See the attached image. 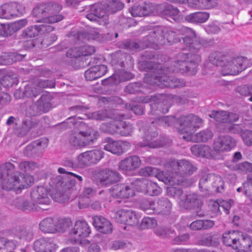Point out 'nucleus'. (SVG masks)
Listing matches in <instances>:
<instances>
[{
  "label": "nucleus",
  "mask_w": 252,
  "mask_h": 252,
  "mask_svg": "<svg viewBox=\"0 0 252 252\" xmlns=\"http://www.w3.org/2000/svg\"><path fill=\"white\" fill-rule=\"evenodd\" d=\"M169 172V171H168ZM170 174L168 176H165L162 171L157 169V172L154 174L155 177L158 179L159 181L164 182L166 184H169L171 186H175L176 185H181V179L176 178L173 173V171H169Z\"/></svg>",
  "instance_id": "nucleus-31"
},
{
  "label": "nucleus",
  "mask_w": 252,
  "mask_h": 252,
  "mask_svg": "<svg viewBox=\"0 0 252 252\" xmlns=\"http://www.w3.org/2000/svg\"><path fill=\"white\" fill-rule=\"evenodd\" d=\"M43 28H44V26H39V25L30 26L23 30L21 36L24 38L34 37L38 35Z\"/></svg>",
  "instance_id": "nucleus-41"
},
{
  "label": "nucleus",
  "mask_w": 252,
  "mask_h": 252,
  "mask_svg": "<svg viewBox=\"0 0 252 252\" xmlns=\"http://www.w3.org/2000/svg\"><path fill=\"white\" fill-rule=\"evenodd\" d=\"M133 184L138 187L136 189L151 196L158 195L162 191L161 189L155 183L145 179L137 180Z\"/></svg>",
  "instance_id": "nucleus-13"
},
{
  "label": "nucleus",
  "mask_w": 252,
  "mask_h": 252,
  "mask_svg": "<svg viewBox=\"0 0 252 252\" xmlns=\"http://www.w3.org/2000/svg\"><path fill=\"white\" fill-rule=\"evenodd\" d=\"M86 17L90 21L96 22L99 25H106L108 24V16L103 9V5L100 3L92 5L90 8V12Z\"/></svg>",
  "instance_id": "nucleus-11"
},
{
  "label": "nucleus",
  "mask_w": 252,
  "mask_h": 252,
  "mask_svg": "<svg viewBox=\"0 0 252 252\" xmlns=\"http://www.w3.org/2000/svg\"><path fill=\"white\" fill-rule=\"evenodd\" d=\"M183 40L184 43L188 45L189 48V50L190 52H196L201 46V44L197 42L193 43L192 39L190 37L185 36Z\"/></svg>",
  "instance_id": "nucleus-50"
},
{
  "label": "nucleus",
  "mask_w": 252,
  "mask_h": 252,
  "mask_svg": "<svg viewBox=\"0 0 252 252\" xmlns=\"http://www.w3.org/2000/svg\"><path fill=\"white\" fill-rule=\"evenodd\" d=\"M72 225L71 221L69 219H57V231L64 232L67 230L68 231Z\"/></svg>",
  "instance_id": "nucleus-45"
},
{
  "label": "nucleus",
  "mask_w": 252,
  "mask_h": 252,
  "mask_svg": "<svg viewBox=\"0 0 252 252\" xmlns=\"http://www.w3.org/2000/svg\"><path fill=\"white\" fill-rule=\"evenodd\" d=\"M121 80L118 74H114L108 78L103 80L102 81V84L105 85L108 84H117L120 83Z\"/></svg>",
  "instance_id": "nucleus-64"
},
{
  "label": "nucleus",
  "mask_w": 252,
  "mask_h": 252,
  "mask_svg": "<svg viewBox=\"0 0 252 252\" xmlns=\"http://www.w3.org/2000/svg\"><path fill=\"white\" fill-rule=\"evenodd\" d=\"M49 143V140L46 137H42L33 141V144L37 150H43L47 147Z\"/></svg>",
  "instance_id": "nucleus-60"
},
{
  "label": "nucleus",
  "mask_w": 252,
  "mask_h": 252,
  "mask_svg": "<svg viewBox=\"0 0 252 252\" xmlns=\"http://www.w3.org/2000/svg\"><path fill=\"white\" fill-rule=\"evenodd\" d=\"M76 124V120L74 117H70L65 121L56 125L58 129L62 130L71 127Z\"/></svg>",
  "instance_id": "nucleus-55"
},
{
  "label": "nucleus",
  "mask_w": 252,
  "mask_h": 252,
  "mask_svg": "<svg viewBox=\"0 0 252 252\" xmlns=\"http://www.w3.org/2000/svg\"><path fill=\"white\" fill-rule=\"evenodd\" d=\"M19 169L23 171L29 172L38 167V164L32 161H22L19 163Z\"/></svg>",
  "instance_id": "nucleus-47"
},
{
  "label": "nucleus",
  "mask_w": 252,
  "mask_h": 252,
  "mask_svg": "<svg viewBox=\"0 0 252 252\" xmlns=\"http://www.w3.org/2000/svg\"><path fill=\"white\" fill-rule=\"evenodd\" d=\"M159 11L165 15L170 16H176L179 13V10L171 5L161 4L156 5V11Z\"/></svg>",
  "instance_id": "nucleus-40"
},
{
  "label": "nucleus",
  "mask_w": 252,
  "mask_h": 252,
  "mask_svg": "<svg viewBox=\"0 0 252 252\" xmlns=\"http://www.w3.org/2000/svg\"><path fill=\"white\" fill-rule=\"evenodd\" d=\"M157 225V221L153 218L145 217L141 223V227L143 229H148L155 227Z\"/></svg>",
  "instance_id": "nucleus-57"
},
{
  "label": "nucleus",
  "mask_w": 252,
  "mask_h": 252,
  "mask_svg": "<svg viewBox=\"0 0 252 252\" xmlns=\"http://www.w3.org/2000/svg\"><path fill=\"white\" fill-rule=\"evenodd\" d=\"M236 145L235 141L228 135L219 136L215 141L214 148L218 152L230 150Z\"/></svg>",
  "instance_id": "nucleus-21"
},
{
  "label": "nucleus",
  "mask_w": 252,
  "mask_h": 252,
  "mask_svg": "<svg viewBox=\"0 0 252 252\" xmlns=\"http://www.w3.org/2000/svg\"><path fill=\"white\" fill-rule=\"evenodd\" d=\"M28 24L26 19H22L7 25L0 24V36L7 37L16 32Z\"/></svg>",
  "instance_id": "nucleus-16"
},
{
  "label": "nucleus",
  "mask_w": 252,
  "mask_h": 252,
  "mask_svg": "<svg viewBox=\"0 0 252 252\" xmlns=\"http://www.w3.org/2000/svg\"><path fill=\"white\" fill-rule=\"evenodd\" d=\"M133 183L130 187L123 184H117L114 186L110 190L111 195L113 197L127 198L134 195L133 189Z\"/></svg>",
  "instance_id": "nucleus-17"
},
{
  "label": "nucleus",
  "mask_w": 252,
  "mask_h": 252,
  "mask_svg": "<svg viewBox=\"0 0 252 252\" xmlns=\"http://www.w3.org/2000/svg\"><path fill=\"white\" fill-rule=\"evenodd\" d=\"M198 57L192 53H180L177 56V61L173 66L170 68L162 67L160 64H156L151 60H141L139 62L140 70L150 72L144 78V81L150 86L159 87L176 88L185 85V82L173 76L168 75L169 72L179 71L181 73H186L192 75L197 71L196 60Z\"/></svg>",
  "instance_id": "nucleus-1"
},
{
  "label": "nucleus",
  "mask_w": 252,
  "mask_h": 252,
  "mask_svg": "<svg viewBox=\"0 0 252 252\" xmlns=\"http://www.w3.org/2000/svg\"><path fill=\"white\" fill-rule=\"evenodd\" d=\"M12 205L16 209L22 211L37 210L35 205L29 202L24 196H21L14 199Z\"/></svg>",
  "instance_id": "nucleus-32"
},
{
  "label": "nucleus",
  "mask_w": 252,
  "mask_h": 252,
  "mask_svg": "<svg viewBox=\"0 0 252 252\" xmlns=\"http://www.w3.org/2000/svg\"><path fill=\"white\" fill-rule=\"evenodd\" d=\"M62 9V6L53 2L43 3L33 9L34 17L38 18L37 22L53 24L61 21L63 17L57 14Z\"/></svg>",
  "instance_id": "nucleus-5"
},
{
  "label": "nucleus",
  "mask_w": 252,
  "mask_h": 252,
  "mask_svg": "<svg viewBox=\"0 0 252 252\" xmlns=\"http://www.w3.org/2000/svg\"><path fill=\"white\" fill-rule=\"evenodd\" d=\"M104 154L100 149L87 151L78 155V164L81 167L95 164L104 157Z\"/></svg>",
  "instance_id": "nucleus-10"
},
{
  "label": "nucleus",
  "mask_w": 252,
  "mask_h": 252,
  "mask_svg": "<svg viewBox=\"0 0 252 252\" xmlns=\"http://www.w3.org/2000/svg\"><path fill=\"white\" fill-rule=\"evenodd\" d=\"M95 52L93 46L85 45L82 47H74L70 48L66 53L67 57L77 58L81 56L91 55Z\"/></svg>",
  "instance_id": "nucleus-23"
},
{
  "label": "nucleus",
  "mask_w": 252,
  "mask_h": 252,
  "mask_svg": "<svg viewBox=\"0 0 252 252\" xmlns=\"http://www.w3.org/2000/svg\"><path fill=\"white\" fill-rule=\"evenodd\" d=\"M22 6L17 2L5 3L0 6V18L11 19L18 17L23 13Z\"/></svg>",
  "instance_id": "nucleus-12"
},
{
  "label": "nucleus",
  "mask_w": 252,
  "mask_h": 252,
  "mask_svg": "<svg viewBox=\"0 0 252 252\" xmlns=\"http://www.w3.org/2000/svg\"><path fill=\"white\" fill-rule=\"evenodd\" d=\"M116 116L118 118H122L120 119H115L111 123H103L100 126V130L104 132L108 133L111 134H119V129H120V122L124 118L122 115L116 114Z\"/></svg>",
  "instance_id": "nucleus-28"
},
{
  "label": "nucleus",
  "mask_w": 252,
  "mask_h": 252,
  "mask_svg": "<svg viewBox=\"0 0 252 252\" xmlns=\"http://www.w3.org/2000/svg\"><path fill=\"white\" fill-rule=\"evenodd\" d=\"M93 220V224L97 231L105 234L112 232V225L109 220L101 216L94 217Z\"/></svg>",
  "instance_id": "nucleus-27"
},
{
  "label": "nucleus",
  "mask_w": 252,
  "mask_h": 252,
  "mask_svg": "<svg viewBox=\"0 0 252 252\" xmlns=\"http://www.w3.org/2000/svg\"><path fill=\"white\" fill-rule=\"evenodd\" d=\"M98 35V32L94 29H90L87 31L80 32L78 33V40H94L95 39Z\"/></svg>",
  "instance_id": "nucleus-43"
},
{
  "label": "nucleus",
  "mask_w": 252,
  "mask_h": 252,
  "mask_svg": "<svg viewBox=\"0 0 252 252\" xmlns=\"http://www.w3.org/2000/svg\"><path fill=\"white\" fill-rule=\"evenodd\" d=\"M141 208L147 214H156V204L152 200L144 201L141 204Z\"/></svg>",
  "instance_id": "nucleus-51"
},
{
  "label": "nucleus",
  "mask_w": 252,
  "mask_h": 252,
  "mask_svg": "<svg viewBox=\"0 0 252 252\" xmlns=\"http://www.w3.org/2000/svg\"><path fill=\"white\" fill-rule=\"evenodd\" d=\"M57 248L53 239L48 237L40 238L33 244V249L36 252H55Z\"/></svg>",
  "instance_id": "nucleus-15"
},
{
  "label": "nucleus",
  "mask_w": 252,
  "mask_h": 252,
  "mask_svg": "<svg viewBox=\"0 0 252 252\" xmlns=\"http://www.w3.org/2000/svg\"><path fill=\"white\" fill-rule=\"evenodd\" d=\"M240 236V233L238 231L233 230L225 232L222 235V242L225 245L230 247L235 250L237 248V243Z\"/></svg>",
  "instance_id": "nucleus-30"
},
{
  "label": "nucleus",
  "mask_w": 252,
  "mask_h": 252,
  "mask_svg": "<svg viewBox=\"0 0 252 252\" xmlns=\"http://www.w3.org/2000/svg\"><path fill=\"white\" fill-rule=\"evenodd\" d=\"M31 198L34 202L38 204L49 205L50 203L48 190L43 186L33 189L31 192Z\"/></svg>",
  "instance_id": "nucleus-19"
},
{
  "label": "nucleus",
  "mask_w": 252,
  "mask_h": 252,
  "mask_svg": "<svg viewBox=\"0 0 252 252\" xmlns=\"http://www.w3.org/2000/svg\"><path fill=\"white\" fill-rule=\"evenodd\" d=\"M202 124L201 120L197 116L190 114L181 118V124L179 131L184 134L182 138L187 141L203 142L205 138L204 130H203L195 134H192Z\"/></svg>",
  "instance_id": "nucleus-4"
},
{
  "label": "nucleus",
  "mask_w": 252,
  "mask_h": 252,
  "mask_svg": "<svg viewBox=\"0 0 252 252\" xmlns=\"http://www.w3.org/2000/svg\"><path fill=\"white\" fill-rule=\"evenodd\" d=\"M184 101L182 97L177 95L158 94L152 96L150 98V113L153 115H157L158 111L166 113L172 104L182 103Z\"/></svg>",
  "instance_id": "nucleus-6"
},
{
  "label": "nucleus",
  "mask_w": 252,
  "mask_h": 252,
  "mask_svg": "<svg viewBox=\"0 0 252 252\" xmlns=\"http://www.w3.org/2000/svg\"><path fill=\"white\" fill-rule=\"evenodd\" d=\"M125 92L128 94H135L139 92H143V87L140 83H132L128 85L125 89Z\"/></svg>",
  "instance_id": "nucleus-52"
},
{
  "label": "nucleus",
  "mask_w": 252,
  "mask_h": 252,
  "mask_svg": "<svg viewBox=\"0 0 252 252\" xmlns=\"http://www.w3.org/2000/svg\"><path fill=\"white\" fill-rule=\"evenodd\" d=\"M173 186H171V187L167 188V193L168 195L173 196L180 201L184 195L183 190L180 188H177Z\"/></svg>",
  "instance_id": "nucleus-53"
},
{
  "label": "nucleus",
  "mask_w": 252,
  "mask_h": 252,
  "mask_svg": "<svg viewBox=\"0 0 252 252\" xmlns=\"http://www.w3.org/2000/svg\"><path fill=\"white\" fill-rule=\"evenodd\" d=\"M80 131L78 132H72L69 138V143L72 146L75 147H81V143L80 141Z\"/></svg>",
  "instance_id": "nucleus-58"
},
{
  "label": "nucleus",
  "mask_w": 252,
  "mask_h": 252,
  "mask_svg": "<svg viewBox=\"0 0 252 252\" xmlns=\"http://www.w3.org/2000/svg\"><path fill=\"white\" fill-rule=\"evenodd\" d=\"M242 138L247 146L252 145V130H246L241 133Z\"/></svg>",
  "instance_id": "nucleus-61"
},
{
  "label": "nucleus",
  "mask_w": 252,
  "mask_h": 252,
  "mask_svg": "<svg viewBox=\"0 0 252 252\" xmlns=\"http://www.w3.org/2000/svg\"><path fill=\"white\" fill-rule=\"evenodd\" d=\"M18 83V80L16 77L11 75H5L0 80V84L5 88L11 87L13 84Z\"/></svg>",
  "instance_id": "nucleus-54"
},
{
  "label": "nucleus",
  "mask_w": 252,
  "mask_h": 252,
  "mask_svg": "<svg viewBox=\"0 0 252 252\" xmlns=\"http://www.w3.org/2000/svg\"><path fill=\"white\" fill-rule=\"evenodd\" d=\"M141 161L139 157L131 156L122 160L119 165V169L124 172L133 171L138 168Z\"/></svg>",
  "instance_id": "nucleus-20"
},
{
  "label": "nucleus",
  "mask_w": 252,
  "mask_h": 252,
  "mask_svg": "<svg viewBox=\"0 0 252 252\" xmlns=\"http://www.w3.org/2000/svg\"><path fill=\"white\" fill-rule=\"evenodd\" d=\"M120 174L116 171L109 169L100 171L98 174V179L102 185H108L119 181Z\"/></svg>",
  "instance_id": "nucleus-22"
},
{
  "label": "nucleus",
  "mask_w": 252,
  "mask_h": 252,
  "mask_svg": "<svg viewBox=\"0 0 252 252\" xmlns=\"http://www.w3.org/2000/svg\"><path fill=\"white\" fill-rule=\"evenodd\" d=\"M191 151L193 155L203 158L205 156L204 145H194L191 147Z\"/></svg>",
  "instance_id": "nucleus-59"
},
{
  "label": "nucleus",
  "mask_w": 252,
  "mask_h": 252,
  "mask_svg": "<svg viewBox=\"0 0 252 252\" xmlns=\"http://www.w3.org/2000/svg\"><path fill=\"white\" fill-rule=\"evenodd\" d=\"M220 203L218 201L211 200L208 203V215L210 217H215L220 214Z\"/></svg>",
  "instance_id": "nucleus-44"
},
{
  "label": "nucleus",
  "mask_w": 252,
  "mask_h": 252,
  "mask_svg": "<svg viewBox=\"0 0 252 252\" xmlns=\"http://www.w3.org/2000/svg\"><path fill=\"white\" fill-rule=\"evenodd\" d=\"M176 120L175 117L172 116H167L164 117H160L156 118L151 122L152 124H156L158 126H173L176 122Z\"/></svg>",
  "instance_id": "nucleus-42"
},
{
  "label": "nucleus",
  "mask_w": 252,
  "mask_h": 252,
  "mask_svg": "<svg viewBox=\"0 0 252 252\" xmlns=\"http://www.w3.org/2000/svg\"><path fill=\"white\" fill-rule=\"evenodd\" d=\"M167 170L173 171L174 176L176 178L181 179V184L183 182V177L190 175L196 170V168L188 160H181L177 161L175 159H170L165 164Z\"/></svg>",
  "instance_id": "nucleus-8"
},
{
  "label": "nucleus",
  "mask_w": 252,
  "mask_h": 252,
  "mask_svg": "<svg viewBox=\"0 0 252 252\" xmlns=\"http://www.w3.org/2000/svg\"><path fill=\"white\" fill-rule=\"evenodd\" d=\"M104 149L108 152L117 155L123 154L122 148L119 141H115L110 138L105 139Z\"/></svg>",
  "instance_id": "nucleus-36"
},
{
  "label": "nucleus",
  "mask_w": 252,
  "mask_h": 252,
  "mask_svg": "<svg viewBox=\"0 0 252 252\" xmlns=\"http://www.w3.org/2000/svg\"><path fill=\"white\" fill-rule=\"evenodd\" d=\"M158 135L156 131L154 130L151 127L144 131V139L145 142L144 143H139L138 145L140 147L148 146L150 148H158L163 146L164 144L163 142L158 141H153L154 138Z\"/></svg>",
  "instance_id": "nucleus-24"
},
{
  "label": "nucleus",
  "mask_w": 252,
  "mask_h": 252,
  "mask_svg": "<svg viewBox=\"0 0 252 252\" xmlns=\"http://www.w3.org/2000/svg\"><path fill=\"white\" fill-rule=\"evenodd\" d=\"M113 217L118 222L128 225H135L139 222L135 213L130 210H119L114 213Z\"/></svg>",
  "instance_id": "nucleus-14"
},
{
  "label": "nucleus",
  "mask_w": 252,
  "mask_h": 252,
  "mask_svg": "<svg viewBox=\"0 0 252 252\" xmlns=\"http://www.w3.org/2000/svg\"><path fill=\"white\" fill-rule=\"evenodd\" d=\"M172 204L168 199L161 198L156 204V214H167L170 212Z\"/></svg>",
  "instance_id": "nucleus-37"
},
{
  "label": "nucleus",
  "mask_w": 252,
  "mask_h": 252,
  "mask_svg": "<svg viewBox=\"0 0 252 252\" xmlns=\"http://www.w3.org/2000/svg\"><path fill=\"white\" fill-rule=\"evenodd\" d=\"M215 119L219 122L222 123H227V112L221 111H218L215 113Z\"/></svg>",
  "instance_id": "nucleus-62"
},
{
  "label": "nucleus",
  "mask_w": 252,
  "mask_h": 252,
  "mask_svg": "<svg viewBox=\"0 0 252 252\" xmlns=\"http://www.w3.org/2000/svg\"><path fill=\"white\" fill-rule=\"evenodd\" d=\"M152 40V38L150 37L149 34L144 37L143 39V45H141L142 43H138L134 41H126L125 44L126 48L129 49L130 50H138L140 49H143L145 47H152V44L153 42H150Z\"/></svg>",
  "instance_id": "nucleus-39"
},
{
  "label": "nucleus",
  "mask_w": 252,
  "mask_h": 252,
  "mask_svg": "<svg viewBox=\"0 0 252 252\" xmlns=\"http://www.w3.org/2000/svg\"><path fill=\"white\" fill-rule=\"evenodd\" d=\"M186 19L191 23H204L205 14L203 12H195L187 16Z\"/></svg>",
  "instance_id": "nucleus-48"
},
{
  "label": "nucleus",
  "mask_w": 252,
  "mask_h": 252,
  "mask_svg": "<svg viewBox=\"0 0 252 252\" xmlns=\"http://www.w3.org/2000/svg\"><path fill=\"white\" fill-rule=\"evenodd\" d=\"M33 182L32 176L26 174L22 176L10 162H6L0 166V184L3 189H13L19 193L21 189L32 186Z\"/></svg>",
  "instance_id": "nucleus-2"
},
{
  "label": "nucleus",
  "mask_w": 252,
  "mask_h": 252,
  "mask_svg": "<svg viewBox=\"0 0 252 252\" xmlns=\"http://www.w3.org/2000/svg\"><path fill=\"white\" fill-rule=\"evenodd\" d=\"M209 61L212 64L221 67L220 73L223 75H236L247 68V59L238 57L232 59L221 53L214 52L209 56Z\"/></svg>",
  "instance_id": "nucleus-3"
},
{
  "label": "nucleus",
  "mask_w": 252,
  "mask_h": 252,
  "mask_svg": "<svg viewBox=\"0 0 252 252\" xmlns=\"http://www.w3.org/2000/svg\"><path fill=\"white\" fill-rule=\"evenodd\" d=\"M81 187L80 184L79 182H77V180L74 178H72L69 177L67 181L65 183V184L63 186V188L65 190H77L80 189Z\"/></svg>",
  "instance_id": "nucleus-56"
},
{
  "label": "nucleus",
  "mask_w": 252,
  "mask_h": 252,
  "mask_svg": "<svg viewBox=\"0 0 252 252\" xmlns=\"http://www.w3.org/2000/svg\"><path fill=\"white\" fill-rule=\"evenodd\" d=\"M17 237L22 241L29 242L32 240L33 233L30 229L22 228L17 232Z\"/></svg>",
  "instance_id": "nucleus-46"
},
{
  "label": "nucleus",
  "mask_w": 252,
  "mask_h": 252,
  "mask_svg": "<svg viewBox=\"0 0 252 252\" xmlns=\"http://www.w3.org/2000/svg\"><path fill=\"white\" fill-rule=\"evenodd\" d=\"M156 11V5L152 3H144L142 5L134 6L130 10L133 17L146 16Z\"/></svg>",
  "instance_id": "nucleus-26"
},
{
  "label": "nucleus",
  "mask_w": 252,
  "mask_h": 252,
  "mask_svg": "<svg viewBox=\"0 0 252 252\" xmlns=\"http://www.w3.org/2000/svg\"><path fill=\"white\" fill-rule=\"evenodd\" d=\"M108 71L107 67L104 64H100L93 66L85 72V77L88 81H93L97 79Z\"/></svg>",
  "instance_id": "nucleus-25"
},
{
  "label": "nucleus",
  "mask_w": 252,
  "mask_h": 252,
  "mask_svg": "<svg viewBox=\"0 0 252 252\" xmlns=\"http://www.w3.org/2000/svg\"><path fill=\"white\" fill-rule=\"evenodd\" d=\"M91 232V228L86 221L78 220L68 230V242L71 244H79L82 246H87L90 242L85 238L89 236Z\"/></svg>",
  "instance_id": "nucleus-7"
},
{
  "label": "nucleus",
  "mask_w": 252,
  "mask_h": 252,
  "mask_svg": "<svg viewBox=\"0 0 252 252\" xmlns=\"http://www.w3.org/2000/svg\"><path fill=\"white\" fill-rule=\"evenodd\" d=\"M33 125L32 122L28 119L23 120L22 125V133L21 134L24 135L29 131L33 126Z\"/></svg>",
  "instance_id": "nucleus-63"
},
{
  "label": "nucleus",
  "mask_w": 252,
  "mask_h": 252,
  "mask_svg": "<svg viewBox=\"0 0 252 252\" xmlns=\"http://www.w3.org/2000/svg\"><path fill=\"white\" fill-rule=\"evenodd\" d=\"M81 147L93 144L98 136L97 131L89 127L85 131H80Z\"/></svg>",
  "instance_id": "nucleus-29"
},
{
  "label": "nucleus",
  "mask_w": 252,
  "mask_h": 252,
  "mask_svg": "<svg viewBox=\"0 0 252 252\" xmlns=\"http://www.w3.org/2000/svg\"><path fill=\"white\" fill-rule=\"evenodd\" d=\"M241 237V239L239 237L237 243V248H235V250L238 252H248L250 251V248L252 245V240L251 237L246 234H242Z\"/></svg>",
  "instance_id": "nucleus-38"
},
{
  "label": "nucleus",
  "mask_w": 252,
  "mask_h": 252,
  "mask_svg": "<svg viewBox=\"0 0 252 252\" xmlns=\"http://www.w3.org/2000/svg\"><path fill=\"white\" fill-rule=\"evenodd\" d=\"M120 129H119V135L123 136H128L131 135L133 131V128L131 125L126 123V122H120Z\"/></svg>",
  "instance_id": "nucleus-49"
},
{
  "label": "nucleus",
  "mask_w": 252,
  "mask_h": 252,
  "mask_svg": "<svg viewBox=\"0 0 252 252\" xmlns=\"http://www.w3.org/2000/svg\"><path fill=\"white\" fill-rule=\"evenodd\" d=\"M89 118L90 119L100 121H104L106 119L119 120L122 118L117 117L115 113H112L110 111L106 109H102L91 113L89 114Z\"/></svg>",
  "instance_id": "nucleus-34"
},
{
  "label": "nucleus",
  "mask_w": 252,
  "mask_h": 252,
  "mask_svg": "<svg viewBox=\"0 0 252 252\" xmlns=\"http://www.w3.org/2000/svg\"><path fill=\"white\" fill-rule=\"evenodd\" d=\"M201 196L196 194L183 195L182 198L178 201L180 207L184 209L199 208L203 204Z\"/></svg>",
  "instance_id": "nucleus-18"
},
{
  "label": "nucleus",
  "mask_w": 252,
  "mask_h": 252,
  "mask_svg": "<svg viewBox=\"0 0 252 252\" xmlns=\"http://www.w3.org/2000/svg\"><path fill=\"white\" fill-rule=\"evenodd\" d=\"M57 219L47 218L39 223L40 229L44 233H54L57 232Z\"/></svg>",
  "instance_id": "nucleus-35"
},
{
  "label": "nucleus",
  "mask_w": 252,
  "mask_h": 252,
  "mask_svg": "<svg viewBox=\"0 0 252 252\" xmlns=\"http://www.w3.org/2000/svg\"><path fill=\"white\" fill-rule=\"evenodd\" d=\"M100 4L103 5V9L107 16L109 14L120 11L124 7V3L120 0H108Z\"/></svg>",
  "instance_id": "nucleus-33"
},
{
  "label": "nucleus",
  "mask_w": 252,
  "mask_h": 252,
  "mask_svg": "<svg viewBox=\"0 0 252 252\" xmlns=\"http://www.w3.org/2000/svg\"><path fill=\"white\" fill-rule=\"evenodd\" d=\"M149 36L152 38L150 42L157 45H164L167 43L171 44L178 41L176 33L171 30L163 31L162 30L158 29L151 32Z\"/></svg>",
  "instance_id": "nucleus-9"
}]
</instances>
